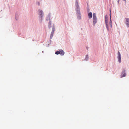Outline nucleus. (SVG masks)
Instances as JSON below:
<instances>
[{
  "label": "nucleus",
  "mask_w": 129,
  "mask_h": 129,
  "mask_svg": "<svg viewBox=\"0 0 129 129\" xmlns=\"http://www.w3.org/2000/svg\"><path fill=\"white\" fill-rule=\"evenodd\" d=\"M105 22L106 26V27L108 31L109 30V28L108 26V16L107 15H106L105 17Z\"/></svg>",
  "instance_id": "f257e3e1"
},
{
  "label": "nucleus",
  "mask_w": 129,
  "mask_h": 129,
  "mask_svg": "<svg viewBox=\"0 0 129 129\" xmlns=\"http://www.w3.org/2000/svg\"><path fill=\"white\" fill-rule=\"evenodd\" d=\"M39 13V15L40 16V18L41 20L42 19L43 17L44 14L42 10H39L38 11Z\"/></svg>",
  "instance_id": "f03ea898"
},
{
  "label": "nucleus",
  "mask_w": 129,
  "mask_h": 129,
  "mask_svg": "<svg viewBox=\"0 0 129 129\" xmlns=\"http://www.w3.org/2000/svg\"><path fill=\"white\" fill-rule=\"evenodd\" d=\"M76 10L77 11V12L78 13V14L80 13V10L79 8V6L78 4V3L77 0H76Z\"/></svg>",
  "instance_id": "7ed1b4c3"
},
{
  "label": "nucleus",
  "mask_w": 129,
  "mask_h": 129,
  "mask_svg": "<svg viewBox=\"0 0 129 129\" xmlns=\"http://www.w3.org/2000/svg\"><path fill=\"white\" fill-rule=\"evenodd\" d=\"M55 53L57 55L60 54L61 55H63L64 53V52L63 50L61 49L59 51H57Z\"/></svg>",
  "instance_id": "20e7f679"
},
{
  "label": "nucleus",
  "mask_w": 129,
  "mask_h": 129,
  "mask_svg": "<svg viewBox=\"0 0 129 129\" xmlns=\"http://www.w3.org/2000/svg\"><path fill=\"white\" fill-rule=\"evenodd\" d=\"M126 75V72L125 70H123L121 74V75L120 77L122 78V77H125Z\"/></svg>",
  "instance_id": "39448f33"
},
{
  "label": "nucleus",
  "mask_w": 129,
  "mask_h": 129,
  "mask_svg": "<svg viewBox=\"0 0 129 129\" xmlns=\"http://www.w3.org/2000/svg\"><path fill=\"white\" fill-rule=\"evenodd\" d=\"M118 61L119 63H120L121 62V54L118 51Z\"/></svg>",
  "instance_id": "423d86ee"
},
{
  "label": "nucleus",
  "mask_w": 129,
  "mask_h": 129,
  "mask_svg": "<svg viewBox=\"0 0 129 129\" xmlns=\"http://www.w3.org/2000/svg\"><path fill=\"white\" fill-rule=\"evenodd\" d=\"M126 25L128 26H129V18L126 19Z\"/></svg>",
  "instance_id": "0eeeda50"
},
{
  "label": "nucleus",
  "mask_w": 129,
  "mask_h": 129,
  "mask_svg": "<svg viewBox=\"0 0 129 129\" xmlns=\"http://www.w3.org/2000/svg\"><path fill=\"white\" fill-rule=\"evenodd\" d=\"M93 24L94 25L95 24V23L97 22V19H93Z\"/></svg>",
  "instance_id": "6e6552de"
},
{
  "label": "nucleus",
  "mask_w": 129,
  "mask_h": 129,
  "mask_svg": "<svg viewBox=\"0 0 129 129\" xmlns=\"http://www.w3.org/2000/svg\"><path fill=\"white\" fill-rule=\"evenodd\" d=\"M89 18H91L92 17V13L91 12L89 13L88 14Z\"/></svg>",
  "instance_id": "1a4fd4ad"
},
{
  "label": "nucleus",
  "mask_w": 129,
  "mask_h": 129,
  "mask_svg": "<svg viewBox=\"0 0 129 129\" xmlns=\"http://www.w3.org/2000/svg\"><path fill=\"white\" fill-rule=\"evenodd\" d=\"M109 24H110V26L111 27H112V21L111 20V15H110V19L109 22Z\"/></svg>",
  "instance_id": "9d476101"
},
{
  "label": "nucleus",
  "mask_w": 129,
  "mask_h": 129,
  "mask_svg": "<svg viewBox=\"0 0 129 129\" xmlns=\"http://www.w3.org/2000/svg\"><path fill=\"white\" fill-rule=\"evenodd\" d=\"M93 19H97L96 14L95 13H93Z\"/></svg>",
  "instance_id": "9b49d317"
},
{
  "label": "nucleus",
  "mask_w": 129,
  "mask_h": 129,
  "mask_svg": "<svg viewBox=\"0 0 129 129\" xmlns=\"http://www.w3.org/2000/svg\"><path fill=\"white\" fill-rule=\"evenodd\" d=\"M48 27L50 28L51 27V23L50 21L48 24Z\"/></svg>",
  "instance_id": "f8f14e48"
},
{
  "label": "nucleus",
  "mask_w": 129,
  "mask_h": 129,
  "mask_svg": "<svg viewBox=\"0 0 129 129\" xmlns=\"http://www.w3.org/2000/svg\"><path fill=\"white\" fill-rule=\"evenodd\" d=\"M55 26H54L53 25V27H52V32L54 33V32L55 31Z\"/></svg>",
  "instance_id": "ddd939ff"
},
{
  "label": "nucleus",
  "mask_w": 129,
  "mask_h": 129,
  "mask_svg": "<svg viewBox=\"0 0 129 129\" xmlns=\"http://www.w3.org/2000/svg\"><path fill=\"white\" fill-rule=\"evenodd\" d=\"M88 59V55H87L86 56V58H85V60H87Z\"/></svg>",
  "instance_id": "4468645a"
},
{
  "label": "nucleus",
  "mask_w": 129,
  "mask_h": 129,
  "mask_svg": "<svg viewBox=\"0 0 129 129\" xmlns=\"http://www.w3.org/2000/svg\"><path fill=\"white\" fill-rule=\"evenodd\" d=\"M54 33L53 32H51V36H50V37L51 38H52L53 36V34H54Z\"/></svg>",
  "instance_id": "2eb2a0df"
},
{
  "label": "nucleus",
  "mask_w": 129,
  "mask_h": 129,
  "mask_svg": "<svg viewBox=\"0 0 129 129\" xmlns=\"http://www.w3.org/2000/svg\"><path fill=\"white\" fill-rule=\"evenodd\" d=\"M37 3H38V5H40V3L39 2H38Z\"/></svg>",
  "instance_id": "dca6fc26"
}]
</instances>
